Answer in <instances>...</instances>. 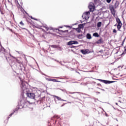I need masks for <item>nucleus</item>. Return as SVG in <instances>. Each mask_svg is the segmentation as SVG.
I'll return each instance as SVG.
<instances>
[{"label": "nucleus", "mask_w": 126, "mask_h": 126, "mask_svg": "<svg viewBox=\"0 0 126 126\" xmlns=\"http://www.w3.org/2000/svg\"><path fill=\"white\" fill-rule=\"evenodd\" d=\"M26 99L21 98L19 103V105L17 106L15 109L14 110L13 112H12L10 115H9V117H11L15 112L18 111L19 109H22L23 108H24V106L26 104Z\"/></svg>", "instance_id": "1"}, {"label": "nucleus", "mask_w": 126, "mask_h": 126, "mask_svg": "<svg viewBox=\"0 0 126 126\" xmlns=\"http://www.w3.org/2000/svg\"><path fill=\"white\" fill-rule=\"evenodd\" d=\"M21 82L22 85L21 89H22L23 92H24V91H27L28 87H27L26 84H28V83L23 80H21Z\"/></svg>", "instance_id": "2"}, {"label": "nucleus", "mask_w": 126, "mask_h": 126, "mask_svg": "<svg viewBox=\"0 0 126 126\" xmlns=\"http://www.w3.org/2000/svg\"><path fill=\"white\" fill-rule=\"evenodd\" d=\"M116 22L118 23L117 29L118 31H121V29L122 28L123 23H122V21H121V20L119 18H116Z\"/></svg>", "instance_id": "3"}, {"label": "nucleus", "mask_w": 126, "mask_h": 126, "mask_svg": "<svg viewBox=\"0 0 126 126\" xmlns=\"http://www.w3.org/2000/svg\"><path fill=\"white\" fill-rule=\"evenodd\" d=\"M88 7L90 9V11L91 12H93L94 10H95V5L94 4V3L91 2L88 6Z\"/></svg>", "instance_id": "4"}, {"label": "nucleus", "mask_w": 126, "mask_h": 126, "mask_svg": "<svg viewBox=\"0 0 126 126\" xmlns=\"http://www.w3.org/2000/svg\"><path fill=\"white\" fill-rule=\"evenodd\" d=\"M89 15H90V12H86V13H83L82 18L83 19H85V20H88V19H89Z\"/></svg>", "instance_id": "5"}, {"label": "nucleus", "mask_w": 126, "mask_h": 126, "mask_svg": "<svg viewBox=\"0 0 126 126\" xmlns=\"http://www.w3.org/2000/svg\"><path fill=\"white\" fill-rule=\"evenodd\" d=\"M98 80L101 82H103V83H105V84H110V83H114V82H116L115 81H108L102 79H99Z\"/></svg>", "instance_id": "6"}, {"label": "nucleus", "mask_w": 126, "mask_h": 126, "mask_svg": "<svg viewBox=\"0 0 126 126\" xmlns=\"http://www.w3.org/2000/svg\"><path fill=\"white\" fill-rule=\"evenodd\" d=\"M26 95L28 97L31 98V99H35V94L32 93H27Z\"/></svg>", "instance_id": "7"}, {"label": "nucleus", "mask_w": 126, "mask_h": 126, "mask_svg": "<svg viewBox=\"0 0 126 126\" xmlns=\"http://www.w3.org/2000/svg\"><path fill=\"white\" fill-rule=\"evenodd\" d=\"M78 44V42L75 40H71L67 43L68 46H71V45H75Z\"/></svg>", "instance_id": "8"}, {"label": "nucleus", "mask_w": 126, "mask_h": 126, "mask_svg": "<svg viewBox=\"0 0 126 126\" xmlns=\"http://www.w3.org/2000/svg\"><path fill=\"white\" fill-rule=\"evenodd\" d=\"M110 11L113 16H116V11L115 10V8L114 7H110Z\"/></svg>", "instance_id": "9"}, {"label": "nucleus", "mask_w": 126, "mask_h": 126, "mask_svg": "<svg viewBox=\"0 0 126 126\" xmlns=\"http://www.w3.org/2000/svg\"><path fill=\"white\" fill-rule=\"evenodd\" d=\"M81 53L83 55H86V54H89V49H82L81 50Z\"/></svg>", "instance_id": "10"}, {"label": "nucleus", "mask_w": 126, "mask_h": 126, "mask_svg": "<svg viewBox=\"0 0 126 126\" xmlns=\"http://www.w3.org/2000/svg\"><path fill=\"white\" fill-rule=\"evenodd\" d=\"M96 43V44H102V43H104V40H103V39L101 38L100 39L98 40Z\"/></svg>", "instance_id": "11"}, {"label": "nucleus", "mask_w": 126, "mask_h": 126, "mask_svg": "<svg viewBox=\"0 0 126 126\" xmlns=\"http://www.w3.org/2000/svg\"><path fill=\"white\" fill-rule=\"evenodd\" d=\"M54 97H55L59 101H65V100L62 99V98H61V97H60L57 95H54Z\"/></svg>", "instance_id": "12"}, {"label": "nucleus", "mask_w": 126, "mask_h": 126, "mask_svg": "<svg viewBox=\"0 0 126 126\" xmlns=\"http://www.w3.org/2000/svg\"><path fill=\"white\" fill-rule=\"evenodd\" d=\"M87 39H92V37L91 36V34L90 33H87L86 35Z\"/></svg>", "instance_id": "13"}, {"label": "nucleus", "mask_w": 126, "mask_h": 126, "mask_svg": "<svg viewBox=\"0 0 126 126\" xmlns=\"http://www.w3.org/2000/svg\"><path fill=\"white\" fill-rule=\"evenodd\" d=\"M49 81H53V82H60V81L56 80L55 79H50Z\"/></svg>", "instance_id": "14"}, {"label": "nucleus", "mask_w": 126, "mask_h": 126, "mask_svg": "<svg viewBox=\"0 0 126 126\" xmlns=\"http://www.w3.org/2000/svg\"><path fill=\"white\" fill-rule=\"evenodd\" d=\"M78 28L79 29H83V28H84V24H80L78 26Z\"/></svg>", "instance_id": "15"}, {"label": "nucleus", "mask_w": 126, "mask_h": 126, "mask_svg": "<svg viewBox=\"0 0 126 126\" xmlns=\"http://www.w3.org/2000/svg\"><path fill=\"white\" fill-rule=\"evenodd\" d=\"M78 28L79 29H83V28H84V24H80L78 26Z\"/></svg>", "instance_id": "16"}, {"label": "nucleus", "mask_w": 126, "mask_h": 126, "mask_svg": "<svg viewBox=\"0 0 126 126\" xmlns=\"http://www.w3.org/2000/svg\"><path fill=\"white\" fill-rule=\"evenodd\" d=\"M77 38L78 39H82L83 38V34H78L77 35Z\"/></svg>", "instance_id": "17"}, {"label": "nucleus", "mask_w": 126, "mask_h": 126, "mask_svg": "<svg viewBox=\"0 0 126 126\" xmlns=\"http://www.w3.org/2000/svg\"><path fill=\"white\" fill-rule=\"evenodd\" d=\"M101 26H102V22H99L97 23V27H101Z\"/></svg>", "instance_id": "18"}, {"label": "nucleus", "mask_w": 126, "mask_h": 126, "mask_svg": "<svg viewBox=\"0 0 126 126\" xmlns=\"http://www.w3.org/2000/svg\"><path fill=\"white\" fill-rule=\"evenodd\" d=\"M75 30L77 31L78 33H80V32H81V30L79 28H76Z\"/></svg>", "instance_id": "19"}, {"label": "nucleus", "mask_w": 126, "mask_h": 126, "mask_svg": "<svg viewBox=\"0 0 126 126\" xmlns=\"http://www.w3.org/2000/svg\"><path fill=\"white\" fill-rule=\"evenodd\" d=\"M93 36H94V37H99V34H98V33L97 32H95L94 33H93Z\"/></svg>", "instance_id": "20"}, {"label": "nucleus", "mask_w": 126, "mask_h": 126, "mask_svg": "<svg viewBox=\"0 0 126 126\" xmlns=\"http://www.w3.org/2000/svg\"><path fill=\"white\" fill-rule=\"evenodd\" d=\"M115 7H118L119 6V2L116 1L115 4Z\"/></svg>", "instance_id": "21"}, {"label": "nucleus", "mask_w": 126, "mask_h": 126, "mask_svg": "<svg viewBox=\"0 0 126 126\" xmlns=\"http://www.w3.org/2000/svg\"><path fill=\"white\" fill-rule=\"evenodd\" d=\"M125 54H126V46L124 47V52H123V53H122V55H124V54H125Z\"/></svg>", "instance_id": "22"}, {"label": "nucleus", "mask_w": 126, "mask_h": 126, "mask_svg": "<svg viewBox=\"0 0 126 126\" xmlns=\"http://www.w3.org/2000/svg\"><path fill=\"white\" fill-rule=\"evenodd\" d=\"M20 25H21V26H24V23H23V22H22V21H21L20 22Z\"/></svg>", "instance_id": "23"}, {"label": "nucleus", "mask_w": 126, "mask_h": 126, "mask_svg": "<svg viewBox=\"0 0 126 126\" xmlns=\"http://www.w3.org/2000/svg\"><path fill=\"white\" fill-rule=\"evenodd\" d=\"M16 62L18 63H21V62H20L18 59L16 60Z\"/></svg>", "instance_id": "24"}, {"label": "nucleus", "mask_w": 126, "mask_h": 126, "mask_svg": "<svg viewBox=\"0 0 126 126\" xmlns=\"http://www.w3.org/2000/svg\"><path fill=\"white\" fill-rule=\"evenodd\" d=\"M98 1V0H94V4H96Z\"/></svg>", "instance_id": "25"}, {"label": "nucleus", "mask_w": 126, "mask_h": 126, "mask_svg": "<svg viewBox=\"0 0 126 126\" xmlns=\"http://www.w3.org/2000/svg\"><path fill=\"white\" fill-rule=\"evenodd\" d=\"M49 30H53L54 31V30H55V29H54L52 27H50V28H49Z\"/></svg>", "instance_id": "26"}, {"label": "nucleus", "mask_w": 126, "mask_h": 126, "mask_svg": "<svg viewBox=\"0 0 126 126\" xmlns=\"http://www.w3.org/2000/svg\"><path fill=\"white\" fill-rule=\"evenodd\" d=\"M111 1L112 0H106V2H107V3H110Z\"/></svg>", "instance_id": "27"}, {"label": "nucleus", "mask_w": 126, "mask_h": 126, "mask_svg": "<svg viewBox=\"0 0 126 126\" xmlns=\"http://www.w3.org/2000/svg\"><path fill=\"white\" fill-rule=\"evenodd\" d=\"M113 33H116L117 32V30L116 29H114L113 31Z\"/></svg>", "instance_id": "28"}, {"label": "nucleus", "mask_w": 126, "mask_h": 126, "mask_svg": "<svg viewBox=\"0 0 126 126\" xmlns=\"http://www.w3.org/2000/svg\"><path fill=\"white\" fill-rule=\"evenodd\" d=\"M31 18H32V19H33L34 20H36V21L38 20L37 19H35L33 18V17H31Z\"/></svg>", "instance_id": "29"}, {"label": "nucleus", "mask_w": 126, "mask_h": 126, "mask_svg": "<svg viewBox=\"0 0 126 126\" xmlns=\"http://www.w3.org/2000/svg\"><path fill=\"white\" fill-rule=\"evenodd\" d=\"M45 29H46L47 31H48V30H49V28L48 27H46Z\"/></svg>", "instance_id": "30"}, {"label": "nucleus", "mask_w": 126, "mask_h": 126, "mask_svg": "<svg viewBox=\"0 0 126 126\" xmlns=\"http://www.w3.org/2000/svg\"><path fill=\"white\" fill-rule=\"evenodd\" d=\"M51 48H55V45H51Z\"/></svg>", "instance_id": "31"}, {"label": "nucleus", "mask_w": 126, "mask_h": 126, "mask_svg": "<svg viewBox=\"0 0 126 126\" xmlns=\"http://www.w3.org/2000/svg\"><path fill=\"white\" fill-rule=\"evenodd\" d=\"M125 39L123 40L122 45H124V43H125Z\"/></svg>", "instance_id": "32"}, {"label": "nucleus", "mask_w": 126, "mask_h": 126, "mask_svg": "<svg viewBox=\"0 0 126 126\" xmlns=\"http://www.w3.org/2000/svg\"><path fill=\"white\" fill-rule=\"evenodd\" d=\"M1 50H2L3 51H4V48H3V47H1Z\"/></svg>", "instance_id": "33"}, {"label": "nucleus", "mask_w": 126, "mask_h": 126, "mask_svg": "<svg viewBox=\"0 0 126 126\" xmlns=\"http://www.w3.org/2000/svg\"><path fill=\"white\" fill-rule=\"evenodd\" d=\"M0 11L1 13L2 14V12L1 11V9H0Z\"/></svg>", "instance_id": "34"}, {"label": "nucleus", "mask_w": 126, "mask_h": 126, "mask_svg": "<svg viewBox=\"0 0 126 126\" xmlns=\"http://www.w3.org/2000/svg\"><path fill=\"white\" fill-rule=\"evenodd\" d=\"M65 104L64 103L63 104L61 107H63V106H64Z\"/></svg>", "instance_id": "35"}, {"label": "nucleus", "mask_w": 126, "mask_h": 126, "mask_svg": "<svg viewBox=\"0 0 126 126\" xmlns=\"http://www.w3.org/2000/svg\"><path fill=\"white\" fill-rule=\"evenodd\" d=\"M9 30H10V31H11V32H12V29H9Z\"/></svg>", "instance_id": "36"}, {"label": "nucleus", "mask_w": 126, "mask_h": 126, "mask_svg": "<svg viewBox=\"0 0 126 126\" xmlns=\"http://www.w3.org/2000/svg\"><path fill=\"white\" fill-rule=\"evenodd\" d=\"M115 104H116V105H117V106H119V104H118V103L116 102Z\"/></svg>", "instance_id": "37"}]
</instances>
